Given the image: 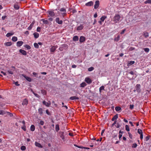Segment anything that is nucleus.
<instances>
[{
  "label": "nucleus",
  "instance_id": "f257e3e1",
  "mask_svg": "<svg viewBox=\"0 0 151 151\" xmlns=\"http://www.w3.org/2000/svg\"><path fill=\"white\" fill-rule=\"evenodd\" d=\"M141 86L139 84H137L136 86L135 87V89H134L133 91L134 92H135L137 91L138 93L140 92L141 91L140 89Z\"/></svg>",
  "mask_w": 151,
  "mask_h": 151
},
{
  "label": "nucleus",
  "instance_id": "f03ea898",
  "mask_svg": "<svg viewBox=\"0 0 151 151\" xmlns=\"http://www.w3.org/2000/svg\"><path fill=\"white\" fill-rule=\"evenodd\" d=\"M120 16L119 14L116 15L114 17V21L115 23H117L119 20Z\"/></svg>",
  "mask_w": 151,
  "mask_h": 151
},
{
  "label": "nucleus",
  "instance_id": "7ed1b4c3",
  "mask_svg": "<svg viewBox=\"0 0 151 151\" xmlns=\"http://www.w3.org/2000/svg\"><path fill=\"white\" fill-rule=\"evenodd\" d=\"M11 68H12V69L7 70V72L9 74L12 75L13 74V71H14L15 70V67L12 66H11Z\"/></svg>",
  "mask_w": 151,
  "mask_h": 151
},
{
  "label": "nucleus",
  "instance_id": "20e7f679",
  "mask_svg": "<svg viewBox=\"0 0 151 151\" xmlns=\"http://www.w3.org/2000/svg\"><path fill=\"white\" fill-rule=\"evenodd\" d=\"M47 13H48L49 15L51 17H53L55 15V14L54 12V10H49L47 11Z\"/></svg>",
  "mask_w": 151,
  "mask_h": 151
},
{
  "label": "nucleus",
  "instance_id": "39448f33",
  "mask_svg": "<svg viewBox=\"0 0 151 151\" xmlns=\"http://www.w3.org/2000/svg\"><path fill=\"white\" fill-rule=\"evenodd\" d=\"M100 1L99 0L96 1L94 5V8L95 9H97L99 6Z\"/></svg>",
  "mask_w": 151,
  "mask_h": 151
},
{
  "label": "nucleus",
  "instance_id": "423d86ee",
  "mask_svg": "<svg viewBox=\"0 0 151 151\" xmlns=\"http://www.w3.org/2000/svg\"><path fill=\"white\" fill-rule=\"evenodd\" d=\"M85 81L88 84H90L92 82V80L88 77H86L85 79Z\"/></svg>",
  "mask_w": 151,
  "mask_h": 151
},
{
  "label": "nucleus",
  "instance_id": "0eeeda50",
  "mask_svg": "<svg viewBox=\"0 0 151 151\" xmlns=\"http://www.w3.org/2000/svg\"><path fill=\"white\" fill-rule=\"evenodd\" d=\"M55 22L58 24H62L63 23V21L62 20H60L59 17H57L55 19Z\"/></svg>",
  "mask_w": 151,
  "mask_h": 151
},
{
  "label": "nucleus",
  "instance_id": "6e6552de",
  "mask_svg": "<svg viewBox=\"0 0 151 151\" xmlns=\"http://www.w3.org/2000/svg\"><path fill=\"white\" fill-rule=\"evenodd\" d=\"M60 11L61 12H63L62 13V15L63 17L65 16L66 14V10L64 8H62L60 9Z\"/></svg>",
  "mask_w": 151,
  "mask_h": 151
},
{
  "label": "nucleus",
  "instance_id": "1a4fd4ad",
  "mask_svg": "<svg viewBox=\"0 0 151 151\" xmlns=\"http://www.w3.org/2000/svg\"><path fill=\"white\" fill-rule=\"evenodd\" d=\"M57 47H56V46H52L51 48H50V51L51 53H53L55 51L56 48H57Z\"/></svg>",
  "mask_w": 151,
  "mask_h": 151
},
{
  "label": "nucleus",
  "instance_id": "9d476101",
  "mask_svg": "<svg viewBox=\"0 0 151 151\" xmlns=\"http://www.w3.org/2000/svg\"><path fill=\"white\" fill-rule=\"evenodd\" d=\"M86 40L85 37L83 36H81L79 39V41L81 43H82Z\"/></svg>",
  "mask_w": 151,
  "mask_h": 151
},
{
  "label": "nucleus",
  "instance_id": "9b49d317",
  "mask_svg": "<svg viewBox=\"0 0 151 151\" xmlns=\"http://www.w3.org/2000/svg\"><path fill=\"white\" fill-rule=\"evenodd\" d=\"M22 76L23 77H24L26 79L27 81H28L30 82L32 81V79L31 78H30L29 77L27 76H26L24 74H22Z\"/></svg>",
  "mask_w": 151,
  "mask_h": 151
},
{
  "label": "nucleus",
  "instance_id": "f8f14e48",
  "mask_svg": "<svg viewBox=\"0 0 151 151\" xmlns=\"http://www.w3.org/2000/svg\"><path fill=\"white\" fill-rule=\"evenodd\" d=\"M93 4V3L92 1L88 2L85 4V5L86 6H92Z\"/></svg>",
  "mask_w": 151,
  "mask_h": 151
},
{
  "label": "nucleus",
  "instance_id": "ddd939ff",
  "mask_svg": "<svg viewBox=\"0 0 151 151\" xmlns=\"http://www.w3.org/2000/svg\"><path fill=\"white\" fill-rule=\"evenodd\" d=\"M83 24H80L76 28L77 31H80L83 28Z\"/></svg>",
  "mask_w": 151,
  "mask_h": 151
},
{
  "label": "nucleus",
  "instance_id": "4468645a",
  "mask_svg": "<svg viewBox=\"0 0 151 151\" xmlns=\"http://www.w3.org/2000/svg\"><path fill=\"white\" fill-rule=\"evenodd\" d=\"M19 52L22 53V55H27V52H26L22 49H20L19 50Z\"/></svg>",
  "mask_w": 151,
  "mask_h": 151
},
{
  "label": "nucleus",
  "instance_id": "2eb2a0df",
  "mask_svg": "<svg viewBox=\"0 0 151 151\" xmlns=\"http://www.w3.org/2000/svg\"><path fill=\"white\" fill-rule=\"evenodd\" d=\"M23 44V42L22 41H19L17 42V47H20Z\"/></svg>",
  "mask_w": 151,
  "mask_h": 151
},
{
  "label": "nucleus",
  "instance_id": "dca6fc26",
  "mask_svg": "<svg viewBox=\"0 0 151 151\" xmlns=\"http://www.w3.org/2000/svg\"><path fill=\"white\" fill-rule=\"evenodd\" d=\"M34 23L35 21H34L32 22L30 24V26L27 28V29L28 30H30L32 29Z\"/></svg>",
  "mask_w": 151,
  "mask_h": 151
},
{
  "label": "nucleus",
  "instance_id": "f3484780",
  "mask_svg": "<svg viewBox=\"0 0 151 151\" xmlns=\"http://www.w3.org/2000/svg\"><path fill=\"white\" fill-rule=\"evenodd\" d=\"M28 103V101L27 100L25 99H24L22 102V104L23 105H27Z\"/></svg>",
  "mask_w": 151,
  "mask_h": 151
},
{
  "label": "nucleus",
  "instance_id": "a211bd4d",
  "mask_svg": "<svg viewBox=\"0 0 151 151\" xmlns=\"http://www.w3.org/2000/svg\"><path fill=\"white\" fill-rule=\"evenodd\" d=\"M35 145L37 147H38L40 148H42L43 146L42 145L40 144V143L37 142H35Z\"/></svg>",
  "mask_w": 151,
  "mask_h": 151
},
{
  "label": "nucleus",
  "instance_id": "6ab92c4d",
  "mask_svg": "<svg viewBox=\"0 0 151 151\" xmlns=\"http://www.w3.org/2000/svg\"><path fill=\"white\" fill-rule=\"evenodd\" d=\"M60 137L63 140L64 139V132H59Z\"/></svg>",
  "mask_w": 151,
  "mask_h": 151
},
{
  "label": "nucleus",
  "instance_id": "aec40b11",
  "mask_svg": "<svg viewBox=\"0 0 151 151\" xmlns=\"http://www.w3.org/2000/svg\"><path fill=\"white\" fill-rule=\"evenodd\" d=\"M79 38L77 36H74L73 38V40L74 41H78Z\"/></svg>",
  "mask_w": 151,
  "mask_h": 151
},
{
  "label": "nucleus",
  "instance_id": "412c9836",
  "mask_svg": "<svg viewBox=\"0 0 151 151\" xmlns=\"http://www.w3.org/2000/svg\"><path fill=\"white\" fill-rule=\"evenodd\" d=\"M69 99L71 100H74L75 99L78 100L79 99V98L78 97H77L76 96H73L70 97L69 98Z\"/></svg>",
  "mask_w": 151,
  "mask_h": 151
},
{
  "label": "nucleus",
  "instance_id": "4be33fe9",
  "mask_svg": "<svg viewBox=\"0 0 151 151\" xmlns=\"http://www.w3.org/2000/svg\"><path fill=\"white\" fill-rule=\"evenodd\" d=\"M33 35L34 36V37L35 38H37L39 37V34L36 32H35L33 33Z\"/></svg>",
  "mask_w": 151,
  "mask_h": 151
},
{
  "label": "nucleus",
  "instance_id": "5701e85b",
  "mask_svg": "<svg viewBox=\"0 0 151 151\" xmlns=\"http://www.w3.org/2000/svg\"><path fill=\"white\" fill-rule=\"evenodd\" d=\"M12 44V43L11 42H7L4 43L5 45L7 46H9L11 45Z\"/></svg>",
  "mask_w": 151,
  "mask_h": 151
},
{
  "label": "nucleus",
  "instance_id": "b1692460",
  "mask_svg": "<svg viewBox=\"0 0 151 151\" xmlns=\"http://www.w3.org/2000/svg\"><path fill=\"white\" fill-rule=\"evenodd\" d=\"M14 34V32H11V33H8L6 35V36L8 37Z\"/></svg>",
  "mask_w": 151,
  "mask_h": 151
},
{
  "label": "nucleus",
  "instance_id": "393cba45",
  "mask_svg": "<svg viewBox=\"0 0 151 151\" xmlns=\"http://www.w3.org/2000/svg\"><path fill=\"white\" fill-rule=\"evenodd\" d=\"M14 7L16 10H18L19 9V6L17 4H14Z\"/></svg>",
  "mask_w": 151,
  "mask_h": 151
},
{
  "label": "nucleus",
  "instance_id": "a878e982",
  "mask_svg": "<svg viewBox=\"0 0 151 151\" xmlns=\"http://www.w3.org/2000/svg\"><path fill=\"white\" fill-rule=\"evenodd\" d=\"M38 113L42 115L43 114V110L42 109L40 108L38 110Z\"/></svg>",
  "mask_w": 151,
  "mask_h": 151
},
{
  "label": "nucleus",
  "instance_id": "bb28decb",
  "mask_svg": "<svg viewBox=\"0 0 151 151\" xmlns=\"http://www.w3.org/2000/svg\"><path fill=\"white\" fill-rule=\"evenodd\" d=\"M118 118V114H116L112 118L111 120L112 121H114L115 120H116L117 118Z\"/></svg>",
  "mask_w": 151,
  "mask_h": 151
},
{
  "label": "nucleus",
  "instance_id": "cd10ccee",
  "mask_svg": "<svg viewBox=\"0 0 151 151\" xmlns=\"http://www.w3.org/2000/svg\"><path fill=\"white\" fill-rule=\"evenodd\" d=\"M120 37V36L119 35H118L116 37H115L114 40L117 42L119 40Z\"/></svg>",
  "mask_w": 151,
  "mask_h": 151
},
{
  "label": "nucleus",
  "instance_id": "c85d7f7f",
  "mask_svg": "<svg viewBox=\"0 0 151 151\" xmlns=\"http://www.w3.org/2000/svg\"><path fill=\"white\" fill-rule=\"evenodd\" d=\"M35 126L33 125H32L30 127V130L32 131H35Z\"/></svg>",
  "mask_w": 151,
  "mask_h": 151
},
{
  "label": "nucleus",
  "instance_id": "c756f323",
  "mask_svg": "<svg viewBox=\"0 0 151 151\" xmlns=\"http://www.w3.org/2000/svg\"><path fill=\"white\" fill-rule=\"evenodd\" d=\"M55 130L56 132H58L60 129L59 125L58 124H56L55 125Z\"/></svg>",
  "mask_w": 151,
  "mask_h": 151
},
{
  "label": "nucleus",
  "instance_id": "7c9ffc66",
  "mask_svg": "<svg viewBox=\"0 0 151 151\" xmlns=\"http://www.w3.org/2000/svg\"><path fill=\"white\" fill-rule=\"evenodd\" d=\"M87 84H86V83L84 82H83L81 84H80V86L81 87H85V86H86Z\"/></svg>",
  "mask_w": 151,
  "mask_h": 151
},
{
  "label": "nucleus",
  "instance_id": "2f4dec72",
  "mask_svg": "<svg viewBox=\"0 0 151 151\" xmlns=\"http://www.w3.org/2000/svg\"><path fill=\"white\" fill-rule=\"evenodd\" d=\"M115 109L116 111H118L121 110V108L119 106H117L115 107Z\"/></svg>",
  "mask_w": 151,
  "mask_h": 151
},
{
  "label": "nucleus",
  "instance_id": "473e14b6",
  "mask_svg": "<svg viewBox=\"0 0 151 151\" xmlns=\"http://www.w3.org/2000/svg\"><path fill=\"white\" fill-rule=\"evenodd\" d=\"M12 40L14 42H16L17 40V38L16 37L14 36L12 38Z\"/></svg>",
  "mask_w": 151,
  "mask_h": 151
},
{
  "label": "nucleus",
  "instance_id": "72a5a7b5",
  "mask_svg": "<svg viewBox=\"0 0 151 151\" xmlns=\"http://www.w3.org/2000/svg\"><path fill=\"white\" fill-rule=\"evenodd\" d=\"M107 17L106 16H102L100 18L101 21L102 22H104L106 18Z\"/></svg>",
  "mask_w": 151,
  "mask_h": 151
},
{
  "label": "nucleus",
  "instance_id": "f704fd0d",
  "mask_svg": "<svg viewBox=\"0 0 151 151\" xmlns=\"http://www.w3.org/2000/svg\"><path fill=\"white\" fill-rule=\"evenodd\" d=\"M113 133L112 134V137L114 138L116 137L117 135V132Z\"/></svg>",
  "mask_w": 151,
  "mask_h": 151
},
{
  "label": "nucleus",
  "instance_id": "c9c22d12",
  "mask_svg": "<svg viewBox=\"0 0 151 151\" xmlns=\"http://www.w3.org/2000/svg\"><path fill=\"white\" fill-rule=\"evenodd\" d=\"M24 47L26 48L27 50H30L31 49V47L27 45H24Z\"/></svg>",
  "mask_w": 151,
  "mask_h": 151
},
{
  "label": "nucleus",
  "instance_id": "e433bc0d",
  "mask_svg": "<svg viewBox=\"0 0 151 151\" xmlns=\"http://www.w3.org/2000/svg\"><path fill=\"white\" fill-rule=\"evenodd\" d=\"M123 132H122L121 130H120L119 132V139H120L121 138L122 136V134L123 133Z\"/></svg>",
  "mask_w": 151,
  "mask_h": 151
},
{
  "label": "nucleus",
  "instance_id": "4c0bfd02",
  "mask_svg": "<svg viewBox=\"0 0 151 151\" xmlns=\"http://www.w3.org/2000/svg\"><path fill=\"white\" fill-rule=\"evenodd\" d=\"M143 35L145 37H147L149 36V33L147 32H144L143 33Z\"/></svg>",
  "mask_w": 151,
  "mask_h": 151
},
{
  "label": "nucleus",
  "instance_id": "58836bf2",
  "mask_svg": "<svg viewBox=\"0 0 151 151\" xmlns=\"http://www.w3.org/2000/svg\"><path fill=\"white\" fill-rule=\"evenodd\" d=\"M42 103L44 105H45L47 107H49V104L47 102H46L45 101H42Z\"/></svg>",
  "mask_w": 151,
  "mask_h": 151
},
{
  "label": "nucleus",
  "instance_id": "ea45409f",
  "mask_svg": "<svg viewBox=\"0 0 151 151\" xmlns=\"http://www.w3.org/2000/svg\"><path fill=\"white\" fill-rule=\"evenodd\" d=\"M34 47L36 48H39V46L38 44L36 42H35L34 44Z\"/></svg>",
  "mask_w": 151,
  "mask_h": 151
},
{
  "label": "nucleus",
  "instance_id": "a19ab883",
  "mask_svg": "<svg viewBox=\"0 0 151 151\" xmlns=\"http://www.w3.org/2000/svg\"><path fill=\"white\" fill-rule=\"evenodd\" d=\"M5 111L3 110H0V115H4L6 113Z\"/></svg>",
  "mask_w": 151,
  "mask_h": 151
},
{
  "label": "nucleus",
  "instance_id": "79ce46f5",
  "mask_svg": "<svg viewBox=\"0 0 151 151\" xmlns=\"http://www.w3.org/2000/svg\"><path fill=\"white\" fill-rule=\"evenodd\" d=\"M41 93L43 95H45L46 94V91L44 90H41Z\"/></svg>",
  "mask_w": 151,
  "mask_h": 151
},
{
  "label": "nucleus",
  "instance_id": "37998d69",
  "mask_svg": "<svg viewBox=\"0 0 151 151\" xmlns=\"http://www.w3.org/2000/svg\"><path fill=\"white\" fill-rule=\"evenodd\" d=\"M21 150H25L26 149V147L24 145L21 146L20 147Z\"/></svg>",
  "mask_w": 151,
  "mask_h": 151
},
{
  "label": "nucleus",
  "instance_id": "c03bdc74",
  "mask_svg": "<svg viewBox=\"0 0 151 151\" xmlns=\"http://www.w3.org/2000/svg\"><path fill=\"white\" fill-rule=\"evenodd\" d=\"M94 69V68L93 67H90L88 68V70L89 71H91L93 70Z\"/></svg>",
  "mask_w": 151,
  "mask_h": 151
},
{
  "label": "nucleus",
  "instance_id": "a18cd8bd",
  "mask_svg": "<svg viewBox=\"0 0 151 151\" xmlns=\"http://www.w3.org/2000/svg\"><path fill=\"white\" fill-rule=\"evenodd\" d=\"M144 3L145 4H151V0H147V1H145Z\"/></svg>",
  "mask_w": 151,
  "mask_h": 151
},
{
  "label": "nucleus",
  "instance_id": "49530a36",
  "mask_svg": "<svg viewBox=\"0 0 151 151\" xmlns=\"http://www.w3.org/2000/svg\"><path fill=\"white\" fill-rule=\"evenodd\" d=\"M125 129L127 131H129V126L128 125H126L125 126Z\"/></svg>",
  "mask_w": 151,
  "mask_h": 151
},
{
  "label": "nucleus",
  "instance_id": "de8ad7c7",
  "mask_svg": "<svg viewBox=\"0 0 151 151\" xmlns=\"http://www.w3.org/2000/svg\"><path fill=\"white\" fill-rule=\"evenodd\" d=\"M144 50L145 52H148L150 51L149 49L148 48H144Z\"/></svg>",
  "mask_w": 151,
  "mask_h": 151
},
{
  "label": "nucleus",
  "instance_id": "09e8293b",
  "mask_svg": "<svg viewBox=\"0 0 151 151\" xmlns=\"http://www.w3.org/2000/svg\"><path fill=\"white\" fill-rule=\"evenodd\" d=\"M6 113L10 117H12L13 116V114L9 112H6Z\"/></svg>",
  "mask_w": 151,
  "mask_h": 151
},
{
  "label": "nucleus",
  "instance_id": "8fccbe9b",
  "mask_svg": "<svg viewBox=\"0 0 151 151\" xmlns=\"http://www.w3.org/2000/svg\"><path fill=\"white\" fill-rule=\"evenodd\" d=\"M104 86H101L99 88L100 92L101 93V90H104Z\"/></svg>",
  "mask_w": 151,
  "mask_h": 151
},
{
  "label": "nucleus",
  "instance_id": "3c124183",
  "mask_svg": "<svg viewBox=\"0 0 151 151\" xmlns=\"http://www.w3.org/2000/svg\"><path fill=\"white\" fill-rule=\"evenodd\" d=\"M22 129L24 131H25L26 130V127L25 125H23L21 127Z\"/></svg>",
  "mask_w": 151,
  "mask_h": 151
},
{
  "label": "nucleus",
  "instance_id": "603ef678",
  "mask_svg": "<svg viewBox=\"0 0 151 151\" xmlns=\"http://www.w3.org/2000/svg\"><path fill=\"white\" fill-rule=\"evenodd\" d=\"M137 132L139 134H142V131L140 129H138L137 131Z\"/></svg>",
  "mask_w": 151,
  "mask_h": 151
},
{
  "label": "nucleus",
  "instance_id": "864d4df0",
  "mask_svg": "<svg viewBox=\"0 0 151 151\" xmlns=\"http://www.w3.org/2000/svg\"><path fill=\"white\" fill-rule=\"evenodd\" d=\"M33 93L36 97L37 98H39L40 97V96L38 94L35 93L33 91Z\"/></svg>",
  "mask_w": 151,
  "mask_h": 151
},
{
  "label": "nucleus",
  "instance_id": "5fc2aeb1",
  "mask_svg": "<svg viewBox=\"0 0 151 151\" xmlns=\"http://www.w3.org/2000/svg\"><path fill=\"white\" fill-rule=\"evenodd\" d=\"M32 74H33V75L34 76H35V77H36L37 78L38 77L37 73L34 72L32 73Z\"/></svg>",
  "mask_w": 151,
  "mask_h": 151
},
{
  "label": "nucleus",
  "instance_id": "6e6d98bb",
  "mask_svg": "<svg viewBox=\"0 0 151 151\" xmlns=\"http://www.w3.org/2000/svg\"><path fill=\"white\" fill-rule=\"evenodd\" d=\"M150 136H146L145 138V140L146 141H147L148 140H149V139H150Z\"/></svg>",
  "mask_w": 151,
  "mask_h": 151
},
{
  "label": "nucleus",
  "instance_id": "4d7b16f0",
  "mask_svg": "<svg viewBox=\"0 0 151 151\" xmlns=\"http://www.w3.org/2000/svg\"><path fill=\"white\" fill-rule=\"evenodd\" d=\"M126 29H123L122 31L121 32V33H120V34H121V35H122L124 33V32H125V31H126Z\"/></svg>",
  "mask_w": 151,
  "mask_h": 151
},
{
  "label": "nucleus",
  "instance_id": "13d9d810",
  "mask_svg": "<svg viewBox=\"0 0 151 151\" xmlns=\"http://www.w3.org/2000/svg\"><path fill=\"white\" fill-rule=\"evenodd\" d=\"M137 146V144L136 143L133 144V148H136Z\"/></svg>",
  "mask_w": 151,
  "mask_h": 151
},
{
  "label": "nucleus",
  "instance_id": "bf43d9fd",
  "mask_svg": "<svg viewBox=\"0 0 151 151\" xmlns=\"http://www.w3.org/2000/svg\"><path fill=\"white\" fill-rule=\"evenodd\" d=\"M44 124V122L43 121L41 120L40 121L39 124L41 125H43Z\"/></svg>",
  "mask_w": 151,
  "mask_h": 151
},
{
  "label": "nucleus",
  "instance_id": "052dcab7",
  "mask_svg": "<svg viewBox=\"0 0 151 151\" xmlns=\"http://www.w3.org/2000/svg\"><path fill=\"white\" fill-rule=\"evenodd\" d=\"M43 23L45 24H48L49 22L47 20H45L43 22Z\"/></svg>",
  "mask_w": 151,
  "mask_h": 151
},
{
  "label": "nucleus",
  "instance_id": "680f3d73",
  "mask_svg": "<svg viewBox=\"0 0 151 151\" xmlns=\"http://www.w3.org/2000/svg\"><path fill=\"white\" fill-rule=\"evenodd\" d=\"M40 27H38L37 29V31L38 32H40Z\"/></svg>",
  "mask_w": 151,
  "mask_h": 151
},
{
  "label": "nucleus",
  "instance_id": "e2e57ef3",
  "mask_svg": "<svg viewBox=\"0 0 151 151\" xmlns=\"http://www.w3.org/2000/svg\"><path fill=\"white\" fill-rule=\"evenodd\" d=\"M133 124H135L136 126H138L139 125V122H137L136 123L135 122H133Z\"/></svg>",
  "mask_w": 151,
  "mask_h": 151
},
{
  "label": "nucleus",
  "instance_id": "0e129e2a",
  "mask_svg": "<svg viewBox=\"0 0 151 151\" xmlns=\"http://www.w3.org/2000/svg\"><path fill=\"white\" fill-rule=\"evenodd\" d=\"M132 65V61H130L129 63H128L127 65L128 66H130Z\"/></svg>",
  "mask_w": 151,
  "mask_h": 151
},
{
  "label": "nucleus",
  "instance_id": "69168bd1",
  "mask_svg": "<svg viewBox=\"0 0 151 151\" xmlns=\"http://www.w3.org/2000/svg\"><path fill=\"white\" fill-rule=\"evenodd\" d=\"M140 139H141L142 140V139L143 138V133H142V134H140Z\"/></svg>",
  "mask_w": 151,
  "mask_h": 151
},
{
  "label": "nucleus",
  "instance_id": "338daca9",
  "mask_svg": "<svg viewBox=\"0 0 151 151\" xmlns=\"http://www.w3.org/2000/svg\"><path fill=\"white\" fill-rule=\"evenodd\" d=\"M14 84L16 86H19L20 85V84H18V83L17 81L14 82Z\"/></svg>",
  "mask_w": 151,
  "mask_h": 151
},
{
  "label": "nucleus",
  "instance_id": "774afa93",
  "mask_svg": "<svg viewBox=\"0 0 151 151\" xmlns=\"http://www.w3.org/2000/svg\"><path fill=\"white\" fill-rule=\"evenodd\" d=\"M46 114H47L48 115H49L50 114V112H49L48 109H47L46 110Z\"/></svg>",
  "mask_w": 151,
  "mask_h": 151
}]
</instances>
